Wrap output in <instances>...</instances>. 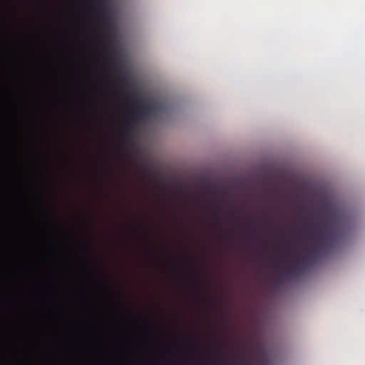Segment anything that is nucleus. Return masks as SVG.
I'll return each mask as SVG.
<instances>
[{
	"label": "nucleus",
	"mask_w": 365,
	"mask_h": 365,
	"mask_svg": "<svg viewBox=\"0 0 365 365\" xmlns=\"http://www.w3.org/2000/svg\"><path fill=\"white\" fill-rule=\"evenodd\" d=\"M26 55H24V341H26V261H27V182H26Z\"/></svg>",
	"instance_id": "2"
},
{
	"label": "nucleus",
	"mask_w": 365,
	"mask_h": 365,
	"mask_svg": "<svg viewBox=\"0 0 365 365\" xmlns=\"http://www.w3.org/2000/svg\"><path fill=\"white\" fill-rule=\"evenodd\" d=\"M348 216V210L344 206L331 205L329 207L326 216L327 230L333 229L339 224L344 222Z\"/></svg>",
	"instance_id": "4"
},
{
	"label": "nucleus",
	"mask_w": 365,
	"mask_h": 365,
	"mask_svg": "<svg viewBox=\"0 0 365 365\" xmlns=\"http://www.w3.org/2000/svg\"><path fill=\"white\" fill-rule=\"evenodd\" d=\"M18 365H23V283H18Z\"/></svg>",
	"instance_id": "3"
},
{
	"label": "nucleus",
	"mask_w": 365,
	"mask_h": 365,
	"mask_svg": "<svg viewBox=\"0 0 365 365\" xmlns=\"http://www.w3.org/2000/svg\"><path fill=\"white\" fill-rule=\"evenodd\" d=\"M170 112V106L164 100H154L138 107L132 115L135 120L143 124H158L164 120Z\"/></svg>",
	"instance_id": "1"
},
{
	"label": "nucleus",
	"mask_w": 365,
	"mask_h": 365,
	"mask_svg": "<svg viewBox=\"0 0 365 365\" xmlns=\"http://www.w3.org/2000/svg\"><path fill=\"white\" fill-rule=\"evenodd\" d=\"M6 0H0V7H2L5 4Z\"/></svg>",
	"instance_id": "5"
}]
</instances>
